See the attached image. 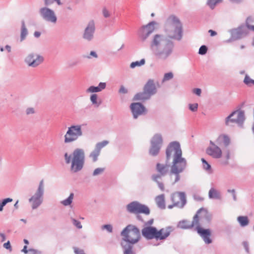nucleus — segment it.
Instances as JSON below:
<instances>
[{
  "label": "nucleus",
  "mask_w": 254,
  "mask_h": 254,
  "mask_svg": "<svg viewBox=\"0 0 254 254\" xmlns=\"http://www.w3.org/2000/svg\"><path fill=\"white\" fill-rule=\"evenodd\" d=\"M166 158L169 160L173 157V164L169 174V179L172 185H174L180 179V174L183 172L186 166V161L182 157V152L180 145L177 142L170 144L166 149Z\"/></svg>",
  "instance_id": "f257e3e1"
},
{
  "label": "nucleus",
  "mask_w": 254,
  "mask_h": 254,
  "mask_svg": "<svg viewBox=\"0 0 254 254\" xmlns=\"http://www.w3.org/2000/svg\"><path fill=\"white\" fill-rule=\"evenodd\" d=\"M64 159L67 164L71 163V169L74 172H76L82 169L84 163V152L83 149L77 148L68 155L67 153L64 154Z\"/></svg>",
  "instance_id": "f03ea898"
},
{
  "label": "nucleus",
  "mask_w": 254,
  "mask_h": 254,
  "mask_svg": "<svg viewBox=\"0 0 254 254\" xmlns=\"http://www.w3.org/2000/svg\"><path fill=\"white\" fill-rule=\"evenodd\" d=\"M167 35L170 39L180 40L182 37V25L179 19L171 16L167 20Z\"/></svg>",
  "instance_id": "7ed1b4c3"
},
{
  "label": "nucleus",
  "mask_w": 254,
  "mask_h": 254,
  "mask_svg": "<svg viewBox=\"0 0 254 254\" xmlns=\"http://www.w3.org/2000/svg\"><path fill=\"white\" fill-rule=\"evenodd\" d=\"M157 92V87L154 81L149 79L143 87V91L136 94L133 100L135 101H144L149 99L151 96Z\"/></svg>",
  "instance_id": "20e7f679"
},
{
  "label": "nucleus",
  "mask_w": 254,
  "mask_h": 254,
  "mask_svg": "<svg viewBox=\"0 0 254 254\" xmlns=\"http://www.w3.org/2000/svg\"><path fill=\"white\" fill-rule=\"evenodd\" d=\"M121 235L123 240L132 244L137 243L140 237L139 230L131 225H128L123 230Z\"/></svg>",
  "instance_id": "39448f33"
},
{
  "label": "nucleus",
  "mask_w": 254,
  "mask_h": 254,
  "mask_svg": "<svg viewBox=\"0 0 254 254\" xmlns=\"http://www.w3.org/2000/svg\"><path fill=\"white\" fill-rule=\"evenodd\" d=\"M82 132L80 126L77 125L69 127L64 136V142L68 143L75 141L82 135Z\"/></svg>",
  "instance_id": "423d86ee"
},
{
  "label": "nucleus",
  "mask_w": 254,
  "mask_h": 254,
  "mask_svg": "<svg viewBox=\"0 0 254 254\" xmlns=\"http://www.w3.org/2000/svg\"><path fill=\"white\" fill-rule=\"evenodd\" d=\"M174 47L173 43L171 41H165L164 44L153 51L154 54L158 59L166 60L171 54Z\"/></svg>",
  "instance_id": "0eeeda50"
},
{
  "label": "nucleus",
  "mask_w": 254,
  "mask_h": 254,
  "mask_svg": "<svg viewBox=\"0 0 254 254\" xmlns=\"http://www.w3.org/2000/svg\"><path fill=\"white\" fill-rule=\"evenodd\" d=\"M205 219L209 221L210 215L206 209L200 208L194 216L192 221L190 222V228L195 227L196 231H197L198 228H201L200 222Z\"/></svg>",
  "instance_id": "6e6552de"
},
{
  "label": "nucleus",
  "mask_w": 254,
  "mask_h": 254,
  "mask_svg": "<svg viewBox=\"0 0 254 254\" xmlns=\"http://www.w3.org/2000/svg\"><path fill=\"white\" fill-rule=\"evenodd\" d=\"M156 170L159 174H155L152 175V179L153 181L155 182L161 190H165V186L162 182V176L165 175L168 172L167 165L157 163L156 165Z\"/></svg>",
  "instance_id": "1a4fd4ad"
},
{
  "label": "nucleus",
  "mask_w": 254,
  "mask_h": 254,
  "mask_svg": "<svg viewBox=\"0 0 254 254\" xmlns=\"http://www.w3.org/2000/svg\"><path fill=\"white\" fill-rule=\"evenodd\" d=\"M171 200L172 204L168 205V208L172 209L174 207L183 208L186 203L185 193L183 192H175L171 194Z\"/></svg>",
  "instance_id": "9d476101"
},
{
  "label": "nucleus",
  "mask_w": 254,
  "mask_h": 254,
  "mask_svg": "<svg viewBox=\"0 0 254 254\" xmlns=\"http://www.w3.org/2000/svg\"><path fill=\"white\" fill-rule=\"evenodd\" d=\"M127 209L130 213H144L148 214L149 209L145 205H142L137 202H132L127 205Z\"/></svg>",
  "instance_id": "9b49d317"
},
{
  "label": "nucleus",
  "mask_w": 254,
  "mask_h": 254,
  "mask_svg": "<svg viewBox=\"0 0 254 254\" xmlns=\"http://www.w3.org/2000/svg\"><path fill=\"white\" fill-rule=\"evenodd\" d=\"M245 119L244 112L237 110L232 113L226 119V125H229L230 123H242Z\"/></svg>",
  "instance_id": "f8f14e48"
},
{
  "label": "nucleus",
  "mask_w": 254,
  "mask_h": 254,
  "mask_svg": "<svg viewBox=\"0 0 254 254\" xmlns=\"http://www.w3.org/2000/svg\"><path fill=\"white\" fill-rule=\"evenodd\" d=\"M156 22L152 21L146 25H144L139 29L138 35L140 38L144 41L155 30Z\"/></svg>",
  "instance_id": "ddd939ff"
},
{
  "label": "nucleus",
  "mask_w": 254,
  "mask_h": 254,
  "mask_svg": "<svg viewBox=\"0 0 254 254\" xmlns=\"http://www.w3.org/2000/svg\"><path fill=\"white\" fill-rule=\"evenodd\" d=\"M44 61V58L39 55L30 54L25 59V62L27 64L32 67H36Z\"/></svg>",
  "instance_id": "4468645a"
},
{
  "label": "nucleus",
  "mask_w": 254,
  "mask_h": 254,
  "mask_svg": "<svg viewBox=\"0 0 254 254\" xmlns=\"http://www.w3.org/2000/svg\"><path fill=\"white\" fill-rule=\"evenodd\" d=\"M40 12L45 20L53 23L56 22L57 17L54 12L51 9L47 7H43L40 9Z\"/></svg>",
  "instance_id": "2eb2a0df"
},
{
  "label": "nucleus",
  "mask_w": 254,
  "mask_h": 254,
  "mask_svg": "<svg viewBox=\"0 0 254 254\" xmlns=\"http://www.w3.org/2000/svg\"><path fill=\"white\" fill-rule=\"evenodd\" d=\"M173 231V228L171 226H167L162 228L159 230L157 229L156 240H163L166 239Z\"/></svg>",
  "instance_id": "dca6fc26"
},
{
  "label": "nucleus",
  "mask_w": 254,
  "mask_h": 254,
  "mask_svg": "<svg viewBox=\"0 0 254 254\" xmlns=\"http://www.w3.org/2000/svg\"><path fill=\"white\" fill-rule=\"evenodd\" d=\"M130 109L133 117L136 119L137 117L146 112L145 108L140 103H134L130 105Z\"/></svg>",
  "instance_id": "f3484780"
},
{
  "label": "nucleus",
  "mask_w": 254,
  "mask_h": 254,
  "mask_svg": "<svg viewBox=\"0 0 254 254\" xmlns=\"http://www.w3.org/2000/svg\"><path fill=\"white\" fill-rule=\"evenodd\" d=\"M165 41H169L165 39L162 35L159 34L155 35L151 43V48L153 51H154L156 49L163 46Z\"/></svg>",
  "instance_id": "a211bd4d"
},
{
  "label": "nucleus",
  "mask_w": 254,
  "mask_h": 254,
  "mask_svg": "<svg viewBox=\"0 0 254 254\" xmlns=\"http://www.w3.org/2000/svg\"><path fill=\"white\" fill-rule=\"evenodd\" d=\"M95 30L94 22L93 20L90 21L87 26L86 27L83 37L84 39L90 41L93 37L94 33Z\"/></svg>",
  "instance_id": "6ab92c4d"
},
{
  "label": "nucleus",
  "mask_w": 254,
  "mask_h": 254,
  "mask_svg": "<svg viewBox=\"0 0 254 254\" xmlns=\"http://www.w3.org/2000/svg\"><path fill=\"white\" fill-rule=\"evenodd\" d=\"M109 143L108 141L104 140L96 144L95 149L90 153L89 157L92 158L93 162L97 160L101 149Z\"/></svg>",
  "instance_id": "aec40b11"
},
{
  "label": "nucleus",
  "mask_w": 254,
  "mask_h": 254,
  "mask_svg": "<svg viewBox=\"0 0 254 254\" xmlns=\"http://www.w3.org/2000/svg\"><path fill=\"white\" fill-rule=\"evenodd\" d=\"M210 144L211 146L209 147L206 149L207 154L213 158H219L221 157L222 151L220 148L216 146L212 141H210Z\"/></svg>",
  "instance_id": "412c9836"
},
{
  "label": "nucleus",
  "mask_w": 254,
  "mask_h": 254,
  "mask_svg": "<svg viewBox=\"0 0 254 254\" xmlns=\"http://www.w3.org/2000/svg\"><path fill=\"white\" fill-rule=\"evenodd\" d=\"M197 232L206 244H209L212 243V240L210 238L211 235V231L210 229L198 228Z\"/></svg>",
  "instance_id": "4be33fe9"
},
{
  "label": "nucleus",
  "mask_w": 254,
  "mask_h": 254,
  "mask_svg": "<svg viewBox=\"0 0 254 254\" xmlns=\"http://www.w3.org/2000/svg\"><path fill=\"white\" fill-rule=\"evenodd\" d=\"M157 229L153 227H146L142 230L143 236L147 239H156Z\"/></svg>",
  "instance_id": "5701e85b"
},
{
  "label": "nucleus",
  "mask_w": 254,
  "mask_h": 254,
  "mask_svg": "<svg viewBox=\"0 0 254 254\" xmlns=\"http://www.w3.org/2000/svg\"><path fill=\"white\" fill-rule=\"evenodd\" d=\"M216 142L219 145L226 147L230 144V139L227 135L222 134L218 136Z\"/></svg>",
  "instance_id": "b1692460"
},
{
  "label": "nucleus",
  "mask_w": 254,
  "mask_h": 254,
  "mask_svg": "<svg viewBox=\"0 0 254 254\" xmlns=\"http://www.w3.org/2000/svg\"><path fill=\"white\" fill-rule=\"evenodd\" d=\"M155 201L158 207L161 209L165 208L166 205L164 194H161L157 195L155 198Z\"/></svg>",
  "instance_id": "393cba45"
},
{
  "label": "nucleus",
  "mask_w": 254,
  "mask_h": 254,
  "mask_svg": "<svg viewBox=\"0 0 254 254\" xmlns=\"http://www.w3.org/2000/svg\"><path fill=\"white\" fill-rule=\"evenodd\" d=\"M162 143V138L160 134H156L153 137L151 141V144L160 146Z\"/></svg>",
  "instance_id": "a878e982"
},
{
  "label": "nucleus",
  "mask_w": 254,
  "mask_h": 254,
  "mask_svg": "<svg viewBox=\"0 0 254 254\" xmlns=\"http://www.w3.org/2000/svg\"><path fill=\"white\" fill-rule=\"evenodd\" d=\"M30 201H32V207L33 209L36 208L42 202L41 197L33 196L30 199Z\"/></svg>",
  "instance_id": "bb28decb"
},
{
  "label": "nucleus",
  "mask_w": 254,
  "mask_h": 254,
  "mask_svg": "<svg viewBox=\"0 0 254 254\" xmlns=\"http://www.w3.org/2000/svg\"><path fill=\"white\" fill-rule=\"evenodd\" d=\"M246 26L249 29L254 31V17H248L246 20Z\"/></svg>",
  "instance_id": "cd10ccee"
},
{
  "label": "nucleus",
  "mask_w": 254,
  "mask_h": 254,
  "mask_svg": "<svg viewBox=\"0 0 254 254\" xmlns=\"http://www.w3.org/2000/svg\"><path fill=\"white\" fill-rule=\"evenodd\" d=\"M178 227L182 229H190V222L182 220L179 223Z\"/></svg>",
  "instance_id": "c85d7f7f"
},
{
  "label": "nucleus",
  "mask_w": 254,
  "mask_h": 254,
  "mask_svg": "<svg viewBox=\"0 0 254 254\" xmlns=\"http://www.w3.org/2000/svg\"><path fill=\"white\" fill-rule=\"evenodd\" d=\"M27 35V30L25 27L24 22H22L21 33H20V41L24 40Z\"/></svg>",
  "instance_id": "c756f323"
},
{
  "label": "nucleus",
  "mask_w": 254,
  "mask_h": 254,
  "mask_svg": "<svg viewBox=\"0 0 254 254\" xmlns=\"http://www.w3.org/2000/svg\"><path fill=\"white\" fill-rule=\"evenodd\" d=\"M208 195L210 198H218L219 197V192L213 188H211L209 190Z\"/></svg>",
  "instance_id": "7c9ffc66"
},
{
  "label": "nucleus",
  "mask_w": 254,
  "mask_h": 254,
  "mask_svg": "<svg viewBox=\"0 0 254 254\" xmlns=\"http://www.w3.org/2000/svg\"><path fill=\"white\" fill-rule=\"evenodd\" d=\"M160 148V146L151 144V147L149 151L150 154L153 156L156 155L159 153Z\"/></svg>",
  "instance_id": "2f4dec72"
},
{
  "label": "nucleus",
  "mask_w": 254,
  "mask_h": 254,
  "mask_svg": "<svg viewBox=\"0 0 254 254\" xmlns=\"http://www.w3.org/2000/svg\"><path fill=\"white\" fill-rule=\"evenodd\" d=\"M238 220L242 226H245L249 223L248 218L247 216H239Z\"/></svg>",
  "instance_id": "473e14b6"
},
{
  "label": "nucleus",
  "mask_w": 254,
  "mask_h": 254,
  "mask_svg": "<svg viewBox=\"0 0 254 254\" xmlns=\"http://www.w3.org/2000/svg\"><path fill=\"white\" fill-rule=\"evenodd\" d=\"M73 195H74L73 193H70V195L67 199L64 200L61 202L62 204H63L64 206H67L70 205L72 202Z\"/></svg>",
  "instance_id": "72a5a7b5"
},
{
  "label": "nucleus",
  "mask_w": 254,
  "mask_h": 254,
  "mask_svg": "<svg viewBox=\"0 0 254 254\" xmlns=\"http://www.w3.org/2000/svg\"><path fill=\"white\" fill-rule=\"evenodd\" d=\"M145 64L144 59H142L140 61H136L134 62H132L131 63L130 65V67L131 68H134L136 66H140L141 65H143Z\"/></svg>",
  "instance_id": "f704fd0d"
},
{
  "label": "nucleus",
  "mask_w": 254,
  "mask_h": 254,
  "mask_svg": "<svg viewBox=\"0 0 254 254\" xmlns=\"http://www.w3.org/2000/svg\"><path fill=\"white\" fill-rule=\"evenodd\" d=\"M244 82L249 86L254 85V80L251 79L248 75L245 76Z\"/></svg>",
  "instance_id": "c9c22d12"
},
{
  "label": "nucleus",
  "mask_w": 254,
  "mask_h": 254,
  "mask_svg": "<svg viewBox=\"0 0 254 254\" xmlns=\"http://www.w3.org/2000/svg\"><path fill=\"white\" fill-rule=\"evenodd\" d=\"M90 100L92 103L96 105L97 106H99L101 104V102L97 101V95L95 94H92L90 97Z\"/></svg>",
  "instance_id": "e433bc0d"
},
{
  "label": "nucleus",
  "mask_w": 254,
  "mask_h": 254,
  "mask_svg": "<svg viewBox=\"0 0 254 254\" xmlns=\"http://www.w3.org/2000/svg\"><path fill=\"white\" fill-rule=\"evenodd\" d=\"M105 87H106V83L104 82H100L98 86H97V87L95 86V92H100L102 90L105 89Z\"/></svg>",
  "instance_id": "4c0bfd02"
},
{
  "label": "nucleus",
  "mask_w": 254,
  "mask_h": 254,
  "mask_svg": "<svg viewBox=\"0 0 254 254\" xmlns=\"http://www.w3.org/2000/svg\"><path fill=\"white\" fill-rule=\"evenodd\" d=\"M217 1L218 0H208L207 4L211 9H213L217 3L221 2Z\"/></svg>",
  "instance_id": "58836bf2"
},
{
  "label": "nucleus",
  "mask_w": 254,
  "mask_h": 254,
  "mask_svg": "<svg viewBox=\"0 0 254 254\" xmlns=\"http://www.w3.org/2000/svg\"><path fill=\"white\" fill-rule=\"evenodd\" d=\"M173 74L172 72H170L166 73L164 74V77L163 79V81L169 80L173 78Z\"/></svg>",
  "instance_id": "ea45409f"
},
{
  "label": "nucleus",
  "mask_w": 254,
  "mask_h": 254,
  "mask_svg": "<svg viewBox=\"0 0 254 254\" xmlns=\"http://www.w3.org/2000/svg\"><path fill=\"white\" fill-rule=\"evenodd\" d=\"M43 193L42 182H41L38 191L35 195L37 197H41Z\"/></svg>",
  "instance_id": "a19ab883"
},
{
  "label": "nucleus",
  "mask_w": 254,
  "mask_h": 254,
  "mask_svg": "<svg viewBox=\"0 0 254 254\" xmlns=\"http://www.w3.org/2000/svg\"><path fill=\"white\" fill-rule=\"evenodd\" d=\"M202 162L203 167L205 170H209L210 169V165L207 163V162L204 159H201Z\"/></svg>",
  "instance_id": "79ce46f5"
},
{
  "label": "nucleus",
  "mask_w": 254,
  "mask_h": 254,
  "mask_svg": "<svg viewBox=\"0 0 254 254\" xmlns=\"http://www.w3.org/2000/svg\"><path fill=\"white\" fill-rule=\"evenodd\" d=\"M105 169L103 168H98L96 169L93 173V176H96L102 173L104 171Z\"/></svg>",
  "instance_id": "37998d69"
},
{
  "label": "nucleus",
  "mask_w": 254,
  "mask_h": 254,
  "mask_svg": "<svg viewBox=\"0 0 254 254\" xmlns=\"http://www.w3.org/2000/svg\"><path fill=\"white\" fill-rule=\"evenodd\" d=\"M207 48L206 46L203 45L200 47L199 50V54L200 55H204L206 53Z\"/></svg>",
  "instance_id": "c03bdc74"
},
{
  "label": "nucleus",
  "mask_w": 254,
  "mask_h": 254,
  "mask_svg": "<svg viewBox=\"0 0 254 254\" xmlns=\"http://www.w3.org/2000/svg\"><path fill=\"white\" fill-rule=\"evenodd\" d=\"M54 1H56L59 5L61 4L60 0H44L45 4L46 5H48L53 3Z\"/></svg>",
  "instance_id": "a18cd8bd"
},
{
  "label": "nucleus",
  "mask_w": 254,
  "mask_h": 254,
  "mask_svg": "<svg viewBox=\"0 0 254 254\" xmlns=\"http://www.w3.org/2000/svg\"><path fill=\"white\" fill-rule=\"evenodd\" d=\"M198 108V104L197 103L190 104L189 105V109L192 112H195Z\"/></svg>",
  "instance_id": "49530a36"
},
{
  "label": "nucleus",
  "mask_w": 254,
  "mask_h": 254,
  "mask_svg": "<svg viewBox=\"0 0 254 254\" xmlns=\"http://www.w3.org/2000/svg\"><path fill=\"white\" fill-rule=\"evenodd\" d=\"M72 222L73 224L78 229H81L82 228V225L80 222L74 219H72Z\"/></svg>",
  "instance_id": "de8ad7c7"
},
{
  "label": "nucleus",
  "mask_w": 254,
  "mask_h": 254,
  "mask_svg": "<svg viewBox=\"0 0 254 254\" xmlns=\"http://www.w3.org/2000/svg\"><path fill=\"white\" fill-rule=\"evenodd\" d=\"M29 252L30 253V254H42L40 251L33 249H29Z\"/></svg>",
  "instance_id": "09e8293b"
},
{
  "label": "nucleus",
  "mask_w": 254,
  "mask_h": 254,
  "mask_svg": "<svg viewBox=\"0 0 254 254\" xmlns=\"http://www.w3.org/2000/svg\"><path fill=\"white\" fill-rule=\"evenodd\" d=\"M103 229H106L108 232H112V226L111 225H105L103 226Z\"/></svg>",
  "instance_id": "8fccbe9b"
},
{
  "label": "nucleus",
  "mask_w": 254,
  "mask_h": 254,
  "mask_svg": "<svg viewBox=\"0 0 254 254\" xmlns=\"http://www.w3.org/2000/svg\"><path fill=\"white\" fill-rule=\"evenodd\" d=\"M103 14L104 16L106 18L110 16L109 12L105 8H103Z\"/></svg>",
  "instance_id": "3c124183"
},
{
  "label": "nucleus",
  "mask_w": 254,
  "mask_h": 254,
  "mask_svg": "<svg viewBox=\"0 0 254 254\" xmlns=\"http://www.w3.org/2000/svg\"><path fill=\"white\" fill-rule=\"evenodd\" d=\"M193 92L198 96H200L201 93V90L199 88H195L193 90Z\"/></svg>",
  "instance_id": "603ef678"
},
{
  "label": "nucleus",
  "mask_w": 254,
  "mask_h": 254,
  "mask_svg": "<svg viewBox=\"0 0 254 254\" xmlns=\"http://www.w3.org/2000/svg\"><path fill=\"white\" fill-rule=\"evenodd\" d=\"M86 92L88 93H94L95 92V86H91L89 87L87 90Z\"/></svg>",
  "instance_id": "864d4df0"
},
{
  "label": "nucleus",
  "mask_w": 254,
  "mask_h": 254,
  "mask_svg": "<svg viewBox=\"0 0 254 254\" xmlns=\"http://www.w3.org/2000/svg\"><path fill=\"white\" fill-rule=\"evenodd\" d=\"M127 89H126L125 87L123 86H122L119 90V92L120 93H127Z\"/></svg>",
  "instance_id": "5fc2aeb1"
},
{
  "label": "nucleus",
  "mask_w": 254,
  "mask_h": 254,
  "mask_svg": "<svg viewBox=\"0 0 254 254\" xmlns=\"http://www.w3.org/2000/svg\"><path fill=\"white\" fill-rule=\"evenodd\" d=\"M125 254H134L130 248L127 249L124 252Z\"/></svg>",
  "instance_id": "6e6d98bb"
},
{
  "label": "nucleus",
  "mask_w": 254,
  "mask_h": 254,
  "mask_svg": "<svg viewBox=\"0 0 254 254\" xmlns=\"http://www.w3.org/2000/svg\"><path fill=\"white\" fill-rule=\"evenodd\" d=\"M74 253L76 254H84V252L82 250H80L78 248H75L74 249Z\"/></svg>",
  "instance_id": "4d7b16f0"
},
{
  "label": "nucleus",
  "mask_w": 254,
  "mask_h": 254,
  "mask_svg": "<svg viewBox=\"0 0 254 254\" xmlns=\"http://www.w3.org/2000/svg\"><path fill=\"white\" fill-rule=\"evenodd\" d=\"M34 113V109L32 108H30L27 109L26 110V113L27 115L30 114H33Z\"/></svg>",
  "instance_id": "13d9d810"
},
{
  "label": "nucleus",
  "mask_w": 254,
  "mask_h": 254,
  "mask_svg": "<svg viewBox=\"0 0 254 254\" xmlns=\"http://www.w3.org/2000/svg\"><path fill=\"white\" fill-rule=\"evenodd\" d=\"M3 247L6 249H10L11 248L10 244L9 241L4 243L3 244Z\"/></svg>",
  "instance_id": "bf43d9fd"
},
{
  "label": "nucleus",
  "mask_w": 254,
  "mask_h": 254,
  "mask_svg": "<svg viewBox=\"0 0 254 254\" xmlns=\"http://www.w3.org/2000/svg\"><path fill=\"white\" fill-rule=\"evenodd\" d=\"M12 201V199L11 198H7L4 199L2 201V202L3 203V204H4L5 205L7 202H11Z\"/></svg>",
  "instance_id": "052dcab7"
},
{
  "label": "nucleus",
  "mask_w": 254,
  "mask_h": 254,
  "mask_svg": "<svg viewBox=\"0 0 254 254\" xmlns=\"http://www.w3.org/2000/svg\"><path fill=\"white\" fill-rule=\"evenodd\" d=\"M208 32L210 33L211 36H214L217 35V33L212 30H209Z\"/></svg>",
  "instance_id": "680f3d73"
},
{
  "label": "nucleus",
  "mask_w": 254,
  "mask_h": 254,
  "mask_svg": "<svg viewBox=\"0 0 254 254\" xmlns=\"http://www.w3.org/2000/svg\"><path fill=\"white\" fill-rule=\"evenodd\" d=\"M21 251L25 254L28 253V252H29V250H27V246H24V247Z\"/></svg>",
  "instance_id": "e2e57ef3"
},
{
  "label": "nucleus",
  "mask_w": 254,
  "mask_h": 254,
  "mask_svg": "<svg viewBox=\"0 0 254 254\" xmlns=\"http://www.w3.org/2000/svg\"><path fill=\"white\" fill-rule=\"evenodd\" d=\"M90 55L91 56H93V57H95V58H97V54H96V53H95V52H93V51H91V52H90Z\"/></svg>",
  "instance_id": "0e129e2a"
},
{
  "label": "nucleus",
  "mask_w": 254,
  "mask_h": 254,
  "mask_svg": "<svg viewBox=\"0 0 254 254\" xmlns=\"http://www.w3.org/2000/svg\"><path fill=\"white\" fill-rule=\"evenodd\" d=\"M40 35H41V33L39 32L36 31L34 33V36H35V37H36L37 38L39 37L40 36Z\"/></svg>",
  "instance_id": "69168bd1"
},
{
  "label": "nucleus",
  "mask_w": 254,
  "mask_h": 254,
  "mask_svg": "<svg viewBox=\"0 0 254 254\" xmlns=\"http://www.w3.org/2000/svg\"><path fill=\"white\" fill-rule=\"evenodd\" d=\"M0 237L1 238V241L3 242L4 241H5V235L3 234H0Z\"/></svg>",
  "instance_id": "338daca9"
},
{
  "label": "nucleus",
  "mask_w": 254,
  "mask_h": 254,
  "mask_svg": "<svg viewBox=\"0 0 254 254\" xmlns=\"http://www.w3.org/2000/svg\"><path fill=\"white\" fill-rule=\"evenodd\" d=\"M5 48V49L7 50L8 52H10L11 48L9 46L6 45Z\"/></svg>",
  "instance_id": "774afa93"
}]
</instances>
